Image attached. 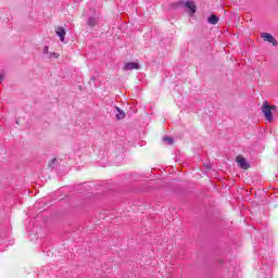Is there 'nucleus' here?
<instances>
[{"label":"nucleus","instance_id":"nucleus-1","mask_svg":"<svg viewBox=\"0 0 278 278\" xmlns=\"http://www.w3.org/2000/svg\"><path fill=\"white\" fill-rule=\"evenodd\" d=\"M176 8H185V10H189L190 16L197 14V4H194V1L192 0H188L187 2L179 0L176 2Z\"/></svg>","mask_w":278,"mask_h":278},{"label":"nucleus","instance_id":"nucleus-2","mask_svg":"<svg viewBox=\"0 0 278 278\" xmlns=\"http://www.w3.org/2000/svg\"><path fill=\"white\" fill-rule=\"evenodd\" d=\"M262 112L266 118V121H273V112H276L277 111V106L276 105H270L268 104L267 101H265L263 103V106H262Z\"/></svg>","mask_w":278,"mask_h":278},{"label":"nucleus","instance_id":"nucleus-3","mask_svg":"<svg viewBox=\"0 0 278 278\" xmlns=\"http://www.w3.org/2000/svg\"><path fill=\"white\" fill-rule=\"evenodd\" d=\"M261 38H263V40L265 42H270L273 45V47H277V45H278L277 39L268 33H262Z\"/></svg>","mask_w":278,"mask_h":278},{"label":"nucleus","instance_id":"nucleus-4","mask_svg":"<svg viewBox=\"0 0 278 278\" xmlns=\"http://www.w3.org/2000/svg\"><path fill=\"white\" fill-rule=\"evenodd\" d=\"M236 162L239 164V167L242 168V170H249V168H251V165L249 162H247V159L242 156H237Z\"/></svg>","mask_w":278,"mask_h":278},{"label":"nucleus","instance_id":"nucleus-5","mask_svg":"<svg viewBox=\"0 0 278 278\" xmlns=\"http://www.w3.org/2000/svg\"><path fill=\"white\" fill-rule=\"evenodd\" d=\"M140 68V64L136 62H128L124 65V71H138Z\"/></svg>","mask_w":278,"mask_h":278},{"label":"nucleus","instance_id":"nucleus-6","mask_svg":"<svg viewBox=\"0 0 278 278\" xmlns=\"http://www.w3.org/2000/svg\"><path fill=\"white\" fill-rule=\"evenodd\" d=\"M55 33H56V36H59L61 42H64V38L66 36V30L64 29V27H58Z\"/></svg>","mask_w":278,"mask_h":278},{"label":"nucleus","instance_id":"nucleus-7","mask_svg":"<svg viewBox=\"0 0 278 278\" xmlns=\"http://www.w3.org/2000/svg\"><path fill=\"white\" fill-rule=\"evenodd\" d=\"M219 18L216 16V14H212L208 18H207V23H210V25H216L218 24Z\"/></svg>","mask_w":278,"mask_h":278},{"label":"nucleus","instance_id":"nucleus-8","mask_svg":"<svg viewBox=\"0 0 278 278\" xmlns=\"http://www.w3.org/2000/svg\"><path fill=\"white\" fill-rule=\"evenodd\" d=\"M115 110L118 112L116 114L117 121H123V118H125V111L121 110L118 106H116Z\"/></svg>","mask_w":278,"mask_h":278},{"label":"nucleus","instance_id":"nucleus-9","mask_svg":"<svg viewBox=\"0 0 278 278\" xmlns=\"http://www.w3.org/2000/svg\"><path fill=\"white\" fill-rule=\"evenodd\" d=\"M258 278H273V276L270 275V271L266 273L264 270H261L258 273Z\"/></svg>","mask_w":278,"mask_h":278},{"label":"nucleus","instance_id":"nucleus-10","mask_svg":"<svg viewBox=\"0 0 278 278\" xmlns=\"http://www.w3.org/2000/svg\"><path fill=\"white\" fill-rule=\"evenodd\" d=\"M87 25H89L90 27H94L97 25V17L94 16L89 17Z\"/></svg>","mask_w":278,"mask_h":278},{"label":"nucleus","instance_id":"nucleus-11","mask_svg":"<svg viewBox=\"0 0 278 278\" xmlns=\"http://www.w3.org/2000/svg\"><path fill=\"white\" fill-rule=\"evenodd\" d=\"M163 141H164V142H167V144H173V139H172V137H164V138H163Z\"/></svg>","mask_w":278,"mask_h":278},{"label":"nucleus","instance_id":"nucleus-12","mask_svg":"<svg viewBox=\"0 0 278 278\" xmlns=\"http://www.w3.org/2000/svg\"><path fill=\"white\" fill-rule=\"evenodd\" d=\"M5 79V71H0V84Z\"/></svg>","mask_w":278,"mask_h":278},{"label":"nucleus","instance_id":"nucleus-13","mask_svg":"<svg viewBox=\"0 0 278 278\" xmlns=\"http://www.w3.org/2000/svg\"><path fill=\"white\" fill-rule=\"evenodd\" d=\"M43 53H45L46 55H49V47H48V46H45V48H43Z\"/></svg>","mask_w":278,"mask_h":278},{"label":"nucleus","instance_id":"nucleus-14","mask_svg":"<svg viewBox=\"0 0 278 278\" xmlns=\"http://www.w3.org/2000/svg\"><path fill=\"white\" fill-rule=\"evenodd\" d=\"M49 58H60V54L53 52V53H50Z\"/></svg>","mask_w":278,"mask_h":278},{"label":"nucleus","instance_id":"nucleus-15","mask_svg":"<svg viewBox=\"0 0 278 278\" xmlns=\"http://www.w3.org/2000/svg\"><path fill=\"white\" fill-rule=\"evenodd\" d=\"M55 162V159L52 161V163Z\"/></svg>","mask_w":278,"mask_h":278}]
</instances>
